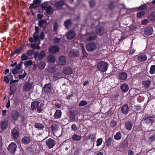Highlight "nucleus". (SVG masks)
<instances>
[{
	"label": "nucleus",
	"mask_w": 155,
	"mask_h": 155,
	"mask_svg": "<svg viewBox=\"0 0 155 155\" xmlns=\"http://www.w3.org/2000/svg\"><path fill=\"white\" fill-rule=\"evenodd\" d=\"M142 121L147 125L153 126V124L155 123V117L153 116H145L143 118Z\"/></svg>",
	"instance_id": "nucleus-1"
},
{
	"label": "nucleus",
	"mask_w": 155,
	"mask_h": 155,
	"mask_svg": "<svg viewBox=\"0 0 155 155\" xmlns=\"http://www.w3.org/2000/svg\"><path fill=\"white\" fill-rule=\"evenodd\" d=\"M108 64L106 62L101 61L98 63L97 67L98 70L102 72H106L107 70Z\"/></svg>",
	"instance_id": "nucleus-2"
},
{
	"label": "nucleus",
	"mask_w": 155,
	"mask_h": 155,
	"mask_svg": "<svg viewBox=\"0 0 155 155\" xmlns=\"http://www.w3.org/2000/svg\"><path fill=\"white\" fill-rule=\"evenodd\" d=\"M20 115V114L18 110H15L12 111L10 115L11 120L12 121L15 122L18 120Z\"/></svg>",
	"instance_id": "nucleus-3"
},
{
	"label": "nucleus",
	"mask_w": 155,
	"mask_h": 155,
	"mask_svg": "<svg viewBox=\"0 0 155 155\" xmlns=\"http://www.w3.org/2000/svg\"><path fill=\"white\" fill-rule=\"evenodd\" d=\"M96 34L94 32H87L86 33V40L88 41L94 40L97 38Z\"/></svg>",
	"instance_id": "nucleus-4"
},
{
	"label": "nucleus",
	"mask_w": 155,
	"mask_h": 155,
	"mask_svg": "<svg viewBox=\"0 0 155 155\" xmlns=\"http://www.w3.org/2000/svg\"><path fill=\"white\" fill-rule=\"evenodd\" d=\"M87 50L89 52L94 51L97 48V45L94 42H91L87 44L86 46Z\"/></svg>",
	"instance_id": "nucleus-5"
},
{
	"label": "nucleus",
	"mask_w": 155,
	"mask_h": 155,
	"mask_svg": "<svg viewBox=\"0 0 155 155\" xmlns=\"http://www.w3.org/2000/svg\"><path fill=\"white\" fill-rule=\"evenodd\" d=\"M17 147L16 144L14 142H12L8 146V150L11 153L14 154Z\"/></svg>",
	"instance_id": "nucleus-6"
},
{
	"label": "nucleus",
	"mask_w": 155,
	"mask_h": 155,
	"mask_svg": "<svg viewBox=\"0 0 155 155\" xmlns=\"http://www.w3.org/2000/svg\"><path fill=\"white\" fill-rule=\"evenodd\" d=\"M46 144L50 149L53 148L56 144L55 141L53 139L49 138L46 141Z\"/></svg>",
	"instance_id": "nucleus-7"
},
{
	"label": "nucleus",
	"mask_w": 155,
	"mask_h": 155,
	"mask_svg": "<svg viewBox=\"0 0 155 155\" xmlns=\"http://www.w3.org/2000/svg\"><path fill=\"white\" fill-rule=\"evenodd\" d=\"M60 50L59 47L56 45L51 46L48 48V51L50 54H55Z\"/></svg>",
	"instance_id": "nucleus-8"
},
{
	"label": "nucleus",
	"mask_w": 155,
	"mask_h": 155,
	"mask_svg": "<svg viewBox=\"0 0 155 155\" xmlns=\"http://www.w3.org/2000/svg\"><path fill=\"white\" fill-rule=\"evenodd\" d=\"M11 136L15 140H18L19 138V132L17 129L15 128L12 129L11 132Z\"/></svg>",
	"instance_id": "nucleus-9"
},
{
	"label": "nucleus",
	"mask_w": 155,
	"mask_h": 155,
	"mask_svg": "<svg viewBox=\"0 0 155 155\" xmlns=\"http://www.w3.org/2000/svg\"><path fill=\"white\" fill-rule=\"evenodd\" d=\"M76 35L75 32L73 30L69 31L66 34V36L68 39L71 40L74 38Z\"/></svg>",
	"instance_id": "nucleus-10"
},
{
	"label": "nucleus",
	"mask_w": 155,
	"mask_h": 155,
	"mask_svg": "<svg viewBox=\"0 0 155 155\" xmlns=\"http://www.w3.org/2000/svg\"><path fill=\"white\" fill-rule=\"evenodd\" d=\"M62 71V72L65 74L70 75L72 73V68L70 67H64Z\"/></svg>",
	"instance_id": "nucleus-11"
},
{
	"label": "nucleus",
	"mask_w": 155,
	"mask_h": 155,
	"mask_svg": "<svg viewBox=\"0 0 155 155\" xmlns=\"http://www.w3.org/2000/svg\"><path fill=\"white\" fill-rule=\"evenodd\" d=\"M153 28L151 26H149L144 28V33L146 35L149 36L153 34Z\"/></svg>",
	"instance_id": "nucleus-12"
},
{
	"label": "nucleus",
	"mask_w": 155,
	"mask_h": 155,
	"mask_svg": "<svg viewBox=\"0 0 155 155\" xmlns=\"http://www.w3.org/2000/svg\"><path fill=\"white\" fill-rule=\"evenodd\" d=\"M11 85L9 89L10 92L9 93V94L10 96L14 94L15 92L17 89V84H14Z\"/></svg>",
	"instance_id": "nucleus-13"
},
{
	"label": "nucleus",
	"mask_w": 155,
	"mask_h": 155,
	"mask_svg": "<svg viewBox=\"0 0 155 155\" xmlns=\"http://www.w3.org/2000/svg\"><path fill=\"white\" fill-rule=\"evenodd\" d=\"M40 102L37 101H34L31 102V110L32 111H34L40 105Z\"/></svg>",
	"instance_id": "nucleus-14"
},
{
	"label": "nucleus",
	"mask_w": 155,
	"mask_h": 155,
	"mask_svg": "<svg viewBox=\"0 0 155 155\" xmlns=\"http://www.w3.org/2000/svg\"><path fill=\"white\" fill-rule=\"evenodd\" d=\"M24 47V45H22L18 48L12 52L11 54H10V57H12L16 54H17L18 55L20 54L21 51L23 50V48Z\"/></svg>",
	"instance_id": "nucleus-15"
},
{
	"label": "nucleus",
	"mask_w": 155,
	"mask_h": 155,
	"mask_svg": "<svg viewBox=\"0 0 155 155\" xmlns=\"http://www.w3.org/2000/svg\"><path fill=\"white\" fill-rule=\"evenodd\" d=\"M43 90L45 93H48L51 90V83L44 85Z\"/></svg>",
	"instance_id": "nucleus-16"
},
{
	"label": "nucleus",
	"mask_w": 155,
	"mask_h": 155,
	"mask_svg": "<svg viewBox=\"0 0 155 155\" xmlns=\"http://www.w3.org/2000/svg\"><path fill=\"white\" fill-rule=\"evenodd\" d=\"M95 31L98 35L102 36L104 33V28L102 26H98L96 28Z\"/></svg>",
	"instance_id": "nucleus-17"
},
{
	"label": "nucleus",
	"mask_w": 155,
	"mask_h": 155,
	"mask_svg": "<svg viewBox=\"0 0 155 155\" xmlns=\"http://www.w3.org/2000/svg\"><path fill=\"white\" fill-rule=\"evenodd\" d=\"M32 84L26 82L25 83L23 87V90L25 91L30 90L32 88Z\"/></svg>",
	"instance_id": "nucleus-18"
},
{
	"label": "nucleus",
	"mask_w": 155,
	"mask_h": 155,
	"mask_svg": "<svg viewBox=\"0 0 155 155\" xmlns=\"http://www.w3.org/2000/svg\"><path fill=\"white\" fill-rule=\"evenodd\" d=\"M121 111L122 113L124 114H127L129 111V107L127 104L123 105L121 108Z\"/></svg>",
	"instance_id": "nucleus-19"
},
{
	"label": "nucleus",
	"mask_w": 155,
	"mask_h": 155,
	"mask_svg": "<svg viewBox=\"0 0 155 155\" xmlns=\"http://www.w3.org/2000/svg\"><path fill=\"white\" fill-rule=\"evenodd\" d=\"M13 76L11 73L8 74L7 75L5 76L4 78V81L6 84L9 83L10 80L12 79Z\"/></svg>",
	"instance_id": "nucleus-20"
},
{
	"label": "nucleus",
	"mask_w": 155,
	"mask_h": 155,
	"mask_svg": "<svg viewBox=\"0 0 155 155\" xmlns=\"http://www.w3.org/2000/svg\"><path fill=\"white\" fill-rule=\"evenodd\" d=\"M66 63V58L64 56H60L58 59V64L61 65H65Z\"/></svg>",
	"instance_id": "nucleus-21"
},
{
	"label": "nucleus",
	"mask_w": 155,
	"mask_h": 155,
	"mask_svg": "<svg viewBox=\"0 0 155 155\" xmlns=\"http://www.w3.org/2000/svg\"><path fill=\"white\" fill-rule=\"evenodd\" d=\"M120 88L123 92L126 93L128 91L129 87L126 84L123 83L121 84Z\"/></svg>",
	"instance_id": "nucleus-22"
},
{
	"label": "nucleus",
	"mask_w": 155,
	"mask_h": 155,
	"mask_svg": "<svg viewBox=\"0 0 155 155\" xmlns=\"http://www.w3.org/2000/svg\"><path fill=\"white\" fill-rule=\"evenodd\" d=\"M64 5L67 6H68L67 5L65 4L64 2L63 1H61L57 2L55 3V5L56 6L57 9L58 10L61 9L63 6Z\"/></svg>",
	"instance_id": "nucleus-23"
},
{
	"label": "nucleus",
	"mask_w": 155,
	"mask_h": 155,
	"mask_svg": "<svg viewBox=\"0 0 155 155\" xmlns=\"http://www.w3.org/2000/svg\"><path fill=\"white\" fill-rule=\"evenodd\" d=\"M120 79L121 80H126L127 77V75L126 73L124 71L120 72L119 74Z\"/></svg>",
	"instance_id": "nucleus-24"
},
{
	"label": "nucleus",
	"mask_w": 155,
	"mask_h": 155,
	"mask_svg": "<svg viewBox=\"0 0 155 155\" xmlns=\"http://www.w3.org/2000/svg\"><path fill=\"white\" fill-rule=\"evenodd\" d=\"M0 127L2 130L7 128L8 127V125L7 122L5 120H1L0 122Z\"/></svg>",
	"instance_id": "nucleus-25"
},
{
	"label": "nucleus",
	"mask_w": 155,
	"mask_h": 155,
	"mask_svg": "<svg viewBox=\"0 0 155 155\" xmlns=\"http://www.w3.org/2000/svg\"><path fill=\"white\" fill-rule=\"evenodd\" d=\"M30 141V137L26 136L21 139L22 142L25 145L29 144Z\"/></svg>",
	"instance_id": "nucleus-26"
},
{
	"label": "nucleus",
	"mask_w": 155,
	"mask_h": 155,
	"mask_svg": "<svg viewBox=\"0 0 155 155\" xmlns=\"http://www.w3.org/2000/svg\"><path fill=\"white\" fill-rule=\"evenodd\" d=\"M125 125L126 129L130 131L132 129L133 124L131 121H128L125 122Z\"/></svg>",
	"instance_id": "nucleus-27"
},
{
	"label": "nucleus",
	"mask_w": 155,
	"mask_h": 155,
	"mask_svg": "<svg viewBox=\"0 0 155 155\" xmlns=\"http://www.w3.org/2000/svg\"><path fill=\"white\" fill-rule=\"evenodd\" d=\"M147 3H144L142 4L140 6L136 7L135 9H137L138 11H143L144 10H147L148 8Z\"/></svg>",
	"instance_id": "nucleus-28"
},
{
	"label": "nucleus",
	"mask_w": 155,
	"mask_h": 155,
	"mask_svg": "<svg viewBox=\"0 0 155 155\" xmlns=\"http://www.w3.org/2000/svg\"><path fill=\"white\" fill-rule=\"evenodd\" d=\"M70 54L73 57H78L79 55V51L78 50H75L73 49L70 51Z\"/></svg>",
	"instance_id": "nucleus-29"
},
{
	"label": "nucleus",
	"mask_w": 155,
	"mask_h": 155,
	"mask_svg": "<svg viewBox=\"0 0 155 155\" xmlns=\"http://www.w3.org/2000/svg\"><path fill=\"white\" fill-rule=\"evenodd\" d=\"M137 59L140 62L145 61L147 60V56L145 54L140 55L138 57Z\"/></svg>",
	"instance_id": "nucleus-30"
},
{
	"label": "nucleus",
	"mask_w": 155,
	"mask_h": 155,
	"mask_svg": "<svg viewBox=\"0 0 155 155\" xmlns=\"http://www.w3.org/2000/svg\"><path fill=\"white\" fill-rule=\"evenodd\" d=\"M61 111L59 110H57L56 111L54 115V118L58 119H59L61 116Z\"/></svg>",
	"instance_id": "nucleus-31"
},
{
	"label": "nucleus",
	"mask_w": 155,
	"mask_h": 155,
	"mask_svg": "<svg viewBox=\"0 0 155 155\" xmlns=\"http://www.w3.org/2000/svg\"><path fill=\"white\" fill-rule=\"evenodd\" d=\"M72 25V22L71 19L67 20L64 22V26L67 29H68L69 26Z\"/></svg>",
	"instance_id": "nucleus-32"
},
{
	"label": "nucleus",
	"mask_w": 155,
	"mask_h": 155,
	"mask_svg": "<svg viewBox=\"0 0 155 155\" xmlns=\"http://www.w3.org/2000/svg\"><path fill=\"white\" fill-rule=\"evenodd\" d=\"M47 59L48 61L52 63L54 62L55 60L54 56L52 54L48 55L47 57Z\"/></svg>",
	"instance_id": "nucleus-33"
},
{
	"label": "nucleus",
	"mask_w": 155,
	"mask_h": 155,
	"mask_svg": "<svg viewBox=\"0 0 155 155\" xmlns=\"http://www.w3.org/2000/svg\"><path fill=\"white\" fill-rule=\"evenodd\" d=\"M35 127L38 130H41L44 127V126L41 124L36 123L35 124Z\"/></svg>",
	"instance_id": "nucleus-34"
},
{
	"label": "nucleus",
	"mask_w": 155,
	"mask_h": 155,
	"mask_svg": "<svg viewBox=\"0 0 155 155\" xmlns=\"http://www.w3.org/2000/svg\"><path fill=\"white\" fill-rule=\"evenodd\" d=\"M63 77V75L61 73L56 72L54 74L53 78L56 79L61 78Z\"/></svg>",
	"instance_id": "nucleus-35"
},
{
	"label": "nucleus",
	"mask_w": 155,
	"mask_h": 155,
	"mask_svg": "<svg viewBox=\"0 0 155 155\" xmlns=\"http://www.w3.org/2000/svg\"><path fill=\"white\" fill-rule=\"evenodd\" d=\"M46 13L49 15L52 14L54 12V10L51 6H48L45 9Z\"/></svg>",
	"instance_id": "nucleus-36"
},
{
	"label": "nucleus",
	"mask_w": 155,
	"mask_h": 155,
	"mask_svg": "<svg viewBox=\"0 0 155 155\" xmlns=\"http://www.w3.org/2000/svg\"><path fill=\"white\" fill-rule=\"evenodd\" d=\"M81 138L82 137L81 136L78 135L76 134H74L72 137V140L77 141L80 140Z\"/></svg>",
	"instance_id": "nucleus-37"
},
{
	"label": "nucleus",
	"mask_w": 155,
	"mask_h": 155,
	"mask_svg": "<svg viewBox=\"0 0 155 155\" xmlns=\"http://www.w3.org/2000/svg\"><path fill=\"white\" fill-rule=\"evenodd\" d=\"M82 54V58H86L88 56V53L86 52L83 46H81Z\"/></svg>",
	"instance_id": "nucleus-38"
},
{
	"label": "nucleus",
	"mask_w": 155,
	"mask_h": 155,
	"mask_svg": "<svg viewBox=\"0 0 155 155\" xmlns=\"http://www.w3.org/2000/svg\"><path fill=\"white\" fill-rule=\"evenodd\" d=\"M45 56L46 54L45 51L43 50L38 55V59L41 60Z\"/></svg>",
	"instance_id": "nucleus-39"
},
{
	"label": "nucleus",
	"mask_w": 155,
	"mask_h": 155,
	"mask_svg": "<svg viewBox=\"0 0 155 155\" xmlns=\"http://www.w3.org/2000/svg\"><path fill=\"white\" fill-rule=\"evenodd\" d=\"M88 138L91 140V141L93 143H94L96 140V135L94 134H90L87 137Z\"/></svg>",
	"instance_id": "nucleus-40"
},
{
	"label": "nucleus",
	"mask_w": 155,
	"mask_h": 155,
	"mask_svg": "<svg viewBox=\"0 0 155 155\" xmlns=\"http://www.w3.org/2000/svg\"><path fill=\"white\" fill-rule=\"evenodd\" d=\"M122 135L120 132H117L114 136V138L116 140H120L121 139Z\"/></svg>",
	"instance_id": "nucleus-41"
},
{
	"label": "nucleus",
	"mask_w": 155,
	"mask_h": 155,
	"mask_svg": "<svg viewBox=\"0 0 155 155\" xmlns=\"http://www.w3.org/2000/svg\"><path fill=\"white\" fill-rule=\"evenodd\" d=\"M149 18L151 21H155V12H152L150 13Z\"/></svg>",
	"instance_id": "nucleus-42"
},
{
	"label": "nucleus",
	"mask_w": 155,
	"mask_h": 155,
	"mask_svg": "<svg viewBox=\"0 0 155 155\" xmlns=\"http://www.w3.org/2000/svg\"><path fill=\"white\" fill-rule=\"evenodd\" d=\"M151 81L149 80L143 81V84L145 88H148L150 86Z\"/></svg>",
	"instance_id": "nucleus-43"
},
{
	"label": "nucleus",
	"mask_w": 155,
	"mask_h": 155,
	"mask_svg": "<svg viewBox=\"0 0 155 155\" xmlns=\"http://www.w3.org/2000/svg\"><path fill=\"white\" fill-rule=\"evenodd\" d=\"M58 125H56V124H53L50 127L51 128V129L52 131L54 132L57 131L58 128Z\"/></svg>",
	"instance_id": "nucleus-44"
},
{
	"label": "nucleus",
	"mask_w": 155,
	"mask_h": 155,
	"mask_svg": "<svg viewBox=\"0 0 155 155\" xmlns=\"http://www.w3.org/2000/svg\"><path fill=\"white\" fill-rule=\"evenodd\" d=\"M45 64H46L45 61L41 62L39 64L38 68L41 70L45 68Z\"/></svg>",
	"instance_id": "nucleus-45"
},
{
	"label": "nucleus",
	"mask_w": 155,
	"mask_h": 155,
	"mask_svg": "<svg viewBox=\"0 0 155 155\" xmlns=\"http://www.w3.org/2000/svg\"><path fill=\"white\" fill-rule=\"evenodd\" d=\"M113 138L112 137H108L107 140H106V146L107 147L110 146L111 144V142L112 141Z\"/></svg>",
	"instance_id": "nucleus-46"
},
{
	"label": "nucleus",
	"mask_w": 155,
	"mask_h": 155,
	"mask_svg": "<svg viewBox=\"0 0 155 155\" xmlns=\"http://www.w3.org/2000/svg\"><path fill=\"white\" fill-rule=\"evenodd\" d=\"M149 72L152 74L155 73V65H153L150 66Z\"/></svg>",
	"instance_id": "nucleus-47"
},
{
	"label": "nucleus",
	"mask_w": 155,
	"mask_h": 155,
	"mask_svg": "<svg viewBox=\"0 0 155 155\" xmlns=\"http://www.w3.org/2000/svg\"><path fill=\"white\" fill-rule=\"evenodd\" d=\"M46 22V20L45 19H42L41 21H39L38 25L40 28H42L43 25Z\"/></svg>",
	"instance_id": "nucleus-48"
},
{
	"label": "nucleus",
	"mask_w": 155,
	"mask_h": 155,
	"mask_svg": "<svg viewBox=\"0 0 155 155\" xmlns=\"http://www.w3.org/2000/svg\"><path fill=\"white\" fill-rule=\"evenodd\" d=\"M145 14V12L144 11H142L137 13V16L138 18H140L144 15Z\"/></svg>",
	"instance_id": "nucleus-49"
},
{
	"label": "nucleus",
	"mask_w": 155,
	"mask_h": 155,
	"mask_svg": "<svg viewBox=\"0 0 155 155\" xmlns=\"http://www.w3.org/2000/svg\"><path fill=\"white\" fill-rule=\"evenodd\" d=\"M58 25L57 22H55L53 25V31L57 34L58 30Z\"/></svg>",
	"instance_id": "nucleus-50"
},
{
	"label": "nucleus",
	"mask_w": 155,
	"mask_h": 155,
	"mask_svg": "<svg viewBox=\"0 0 155 155\" xmlns=\"http://www.w3.org/2000/svg\"><path fill=\"white\" fill-rule=\"evenodd\" d=\"M22 71L21 72L19 71L18 73L19 75H18V78L20 79H21L24 78H25L27 75V74L26 72H25L24 74L22 75H20V74H21L22 73Z\"/></svg>",
	"instance_id": "nucleus-51"
},
{
	"label": "nucleus",
	"mask_w": 155,
	"mask_h": 155,
	"mask_svg": "<svg viewBox=\"0 0 155 155\" xmlns=\"http://www.w3.org/2000/svg\"><path fill=\"white\" fill-rule=\"evenodd\" d=\"M149 142H152L155 140V133L150 137L148 139Z\"/></svg>",
	"instance_id": "nucleus-52"
},
{
	"label": "nucleus",
	"mask_w": 155,
	"mask_h": 155,
	"mask_svg": "<svg viewBox=\"0 0 155 155\" xmlns=\"http://www.w3.org/2000/svg\"><path fill=\"white\" fill-rule=\"evenodd\" d=\"M61 41V38L57 37L54 38L53 39L54 43L55 44H57Z\"/></svg>",
	"instance_id": "nucleus-53"
},
{
	"label": "nucleus",
	"mask_w": 155,
	"mask_h": 155,
	"mask_svg": "<svg viewBox=\"0 0 155 155\" xmlns=\"http://www.w3.org/2000/svg\"><path fill=\"white\" fill-rule=\"evenodd\" d=\"M102 142L103 140L101 138H100L97 139L96 141L97 146L98 147L100 146L101 145V143H102Z\"/></svg>",
	"instance_id": "nucleus-54"
},
{
	"label": "nucleus",
	"mask_w": 155,
	"mask_h": 155,
	"mask_svg": "<svg viewBox=\"0 0 155 155\" xmlns=\"http://www.w3.org/2000/svg\"><path fill=\"white\" fill-rule=\"evenodd\" d=\"M34 51L33 50H30L27 51L25 54L28 56H31L33 54Z\"/></svg>",
	"instance_id": "nucleus-55"
},
{
	"label": "nucleus",
	"mask_w": 155,
	"mask_h": 155,
	"mask_svg": "<svg viewBox=\"0 0 155 155\" xmlns=\"http://www.w3.org/2000/svg\"><path fill=\"white\" fill-rule=\"evenodd\" d=\"M87 104V102L84 100L81 101L79 104V107H82L86 105Z\"/></svg>",
	"instance_id": "nucleus-56"
},
{
	"label": "nucleus",
	"mask_w": 155,
	"mask_h": 155,
	"mask_svg": "<svg viewBox=\"0 0 155 155\" xmlns=\"http://www.w3.org/2000/svg\"><path fill=\"white\" fill-rule=\"evenodd\" d=\"M26 54L25 53H24L22 55L21 57V60L20 61L23 62V61L26 60L28 58V57Z\"/></svg>",
	"instance_id": "nucleus-57"
},
{
	"label": "nucleus",
	"mask_w": 155,
	"mask_h": 155,
	"mask_svg": "<svg viewBox=\"0 0 155 155\" xmlns=\"http://www.w3.org/2000/svg\"><path fill=\"white\" fill-rule=\"evenodd\" d=\"M23 63V62H22V61H20L18 64H17L15 68L18 70L21 69L22 68V65Z\"/></svg>",
	"instance_id": "nucleus-58"
},
{
	"label": "nucleus",
	"mask_w": 155,
	"mask_h": 155,
	"mask_svg": "<svg viewBox=\"0 0 155 155\" xmlns=\"http://www.w3.org/2000/svg\"><path fill=\"white\" fill-rule=\"evenodd\" d=\"M24 64L25 66H28L29 65H31L32 64V61L31 60H29L28 61H25L24 63Z\"/></svg>",
	"instance_id": "nucleus-59"
},
{
	"label": "nucleus",
	"mask_w": 155,
	"mask_h": 155,
	"mask_svg": "<svg viewBox=\"0 0 155 155\" xmlns=\"http://www.w3.org/2000/svg\"><path fill=\"white\" fill-rule=\"evenodd\" d=\"M71 129L72 130L74 131H76L77 130L78 127L75 124H73L71 126Z\"/></svg>",
	"instance_id": "nucleus-60"
},
{
	"label": "nucleus",
	"mask_w": 155,
	"mask_h": 155,
	"mask_svg": "<svg viewBox=\"0 0 155 155\" xmlns=\"http://www.w3.org/2000/svg\"><path fill=\"white\" fill-rule=\"evenodd\" d=\"M89 4L91 8L93 7L95 5V2L94 0H91L89 2Z\"/></svg>",
	"instance_id": "nucleus-61"
},
{
	"label": "nucleus",
	"mask_w": 155,
	"mask_h": 155,
	"mask_svg": "<svg viewBox=\"0 0 155 155\" xmlns=\"http://www.w3.org/2000/svg\"><path fill=\"white\" fill-rule=\"evenodd\" d=\"M117 122L114 120H112L110 122V126L112 127H114L117 125Z\"/></svg>",
	"instance_id": "nucleus-62"
},
{
	"label": "nucleus",
	"mask_w": 155,
	"mask_h": 155,
	"mask_svg": "<svg viewBox=\"0 0 155 155\" xmlns=\"http://www.w3.org/2000/svg\"><path fill=\"white\" fill-rule=\"evenodd\" d=\"M33 36L34 38V41L35 42H36L39 40V37L38 35H36L35 34H33Z\"/></svg>",
	"instance_id": "nucleus-63"
},
{
	"label": "nucleus",
	"mask_w": 155,
	"mask_h": 155,
	"mask_svg": "<svg viewBox=\"0 0 155 155\" xmlns=\"http://www.w3.org/2000/svg\"><path fill=\"white\" fill-rule=\"evenodd\" d=\"M11 73L14 75H16L18 73V70L15 68L12 69Z\"/></svg>",
	"instance_id": "nucleus-64"
}]
</instances>
